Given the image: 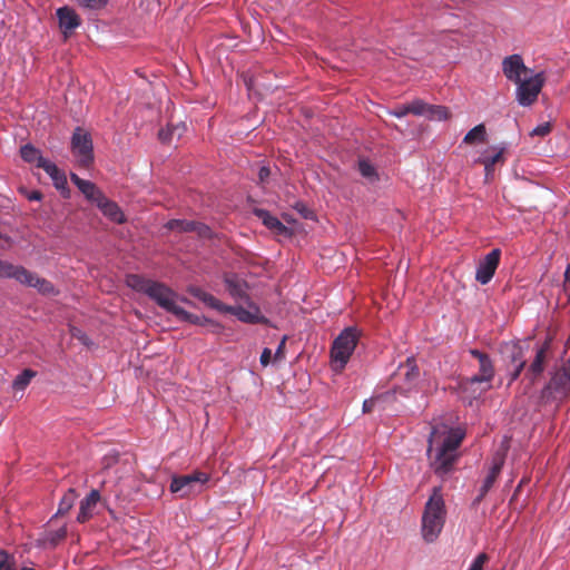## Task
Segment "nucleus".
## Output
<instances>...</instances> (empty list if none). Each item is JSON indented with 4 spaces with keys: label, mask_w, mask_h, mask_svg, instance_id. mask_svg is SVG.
<instances>
[{
    "label": "nucleus",
    "mask_w": 570,
    "mask_h": 570,
    "mask_svg": "<svg viewBox=\"0 0 570 570\" xmlns=\"http://www.w3.org/2000/svg\"><path fill=\"white\" fill-rule=\"evenodd\" d=\"M465 436L461 428L446 429L435 426L429 436L428 455L435 475L441 479L449 476L459 459V448Z\"/></svg>",
    "instance_id": "1"
},
{
    "label": "nucleus",
    "mask_w": 570,
    "mask_h": 570,
    "mask_svg": "<svg viewBox=\"0 0 570 570\" xmlns=\"http://www.w3.org/2000/svg\"><path fill=\"white\" fill-rule=\"evenodd\" d=\"M126 284L132 291L148 296L167 313L171 314L177 306L178 294L164 283L138 274H129L126 276Z\"/></svg>",
    "instance_id": "2"
},
{
    "label": "nucleus",
    "mask_w": 570,
    "mask_h": 570,
    "mask_svg": "<svg viewBox=\"0 0 570 570\" xmlns=\"http://www.w3.org/2000/svg\"><path fill=\"white\" fill-rule=\"evenodd\" d=\"M446 509L441 487H434L424 505L421 520V533L425 542H434L445 523Z\"/></svg>",
    "instance_id": "3"
},
{
    "label": "nucleus",
    "mask_w": 570,
    "mask_h": 570,
    "mask_svg": "<svg viewBox=\"0 0 570 570\" xmlns=\"http://www.w3.org/2000/svg\"><path fill=\"white\" fill-rule=\"evenodd\" d=\"M200 302L219 313L232 314L245 324H265L267 322L257 304H249V309H245L242 305H226L207 292L200 297Z\"/></svg>",
    "instance_id": "4"
},
{
    "label": "nucleus",
    "mask_w": 570,
    "mask_h": 570,
    "mask_svg": "<svg viewBox=\"0 0 570 570\" xmlns=\"http://www.w3.org/2000/svg\"><path fill=\"white\" fill-rule=\"evenodd\" d=\"M358 342L356 327H346L334 340L331 348V364L335 372L344 370Z\"/></svg>",
    "instance_id": "5"
},
{
    "label": "nucleus",
    "mask_w": 570,
    "mask_h": 570,
    "mask_svg": "<svg viewBox=\"0 0 570 570\" xmlns=\"http://www.w3.org/2000/svg\"><path fill=\"white\" fill-rule=\"evenodd\" d=\"M570 395V374L561 368L553 372L540 391L543 403L562 402Z\"/></svg>",
    "instance_id": "6"
},
{
    "label": "nucleus",
    "mask_w": 570,
    "mask_h": 570,
    "mask_svg": "<svg viewBox=\"0 0 570 570\" xmlns=\"http://www.w3.org/2000/svg\"><path fill=\"white\" fill-rule=\"evenodd\" d=\"M209 481V474L195 471L190 474L174 475L170 482V491L179 497H187L203 491L204 485Z\"/></svg>",
    "instance_id": "7"
},
{
    "label": "nucleus",
    "mask_w": 570,
    "mask_h": 570,
    "mask_svg": "<svg viewBox=\"0 0 570 570\" xmlns=\"http://www.w3.org/2000/svg\"><path fill=\"white\" fill-rule=\"evenodd\" d=\"M71 151L79 166L89 167L94 163V144L91 135L81 127H76L71 136Z\"/></svg>",
    "instance_id": "8"
},
{
    "label": "nucleus",
    "mask_w": 570,
    "mask_h": 570,
    "mask_svg": "<svg viewBox=\"0 0 570 570\" xmlns=\"http://www.w3.org/2000/svg\"><path fill=\"white\" fill-rule=\"evenodd\" d=\"M515 83V99L518 104L522 107H528L537 100L544 83V77L542 72H539L524 79L521 78Z\"/></svg>",
    "instance_id": "9"
},
{
    "label": "nucleus",
    "mask_w": 570,
    "mask_h": 570,
    "mask_svg": "<svg viewBox=\"0 0 570 570\" xmlns=\"http://www.w3.org/2000/svg\"><path fill=\"white\" fill-rule=\"evenodd\" d=\"M223 282L229 296L235 301H242L246 304L245 309H249V304H255L248 295V284L239 275L227 273L223 276Z\"/></svg>",
    "instance_id": "10"
},
{
    "label": "nucleus",
    "mask_w": 570,
    "mask_h": 570,
    "mask_svg": "<svg viewBox=\"0 0 570 570\" xmlns=\"http://www.w3.org/2000/svg\"><path fill=\"white\" fill-rule=\"evenodd\" d=\"M501 250L499 248L492 249L476 265L475 279L481 285H487L491 282L494 273L499 266Z\"/></svg>",
    "instance_id": "11"
},
{
    "label": "nucleus",
    "mask_w": 570,
    "mask_h": 570,
    "mask_svg": "<svg viewBox=\"0 0 570 570\" xmlns=\"http://www.w3.org/2000/svg\"><path fill=\"white\" fill-rule=\"evenodd\" d=\"M14 279L23 285L37 288L43 295L56 294V288L51 282L39 277L36 273L28 271L23 266H19Z\"/></svg>",
    "instance_id": "12"
},
{
    "label": "nucleus",
    "mask_w": 570,
    "mask_h": 570,
    "mask_svg": "<svg viewBox=\"0 0 570 570\" xmlns=\"http://www.w3.org/2000/svg\"><path fill=\"white\" fill-rule=\"evenodd\" d=\"M37 167L46 171V174L51 178L55 188L60 191L62 197H70L67 176L55 163L50 160L43 161V164H37Z\"/></svg>",
    "instance_id": "13"
},
{
    "label": "nucleus",
    "mask_w": 570,
    "mask_h": 570,
    "mask_svg": "<svg viewBox=\"0 0 570 570\" xmlns=\"http://www.w3.org/2000/svg\"><path fill=\"white\" fill-rule=\"evenodd\" d=\"M480 363V372L471 377H469L464 384V389L469 390L473 387L475 384H487L484 389H482L479 394L490 387L489 383L494 376V368L490 356H485L484 358L479 361Z\"/></svg>",
    "instance_id": "14"
},
{
    "label": "nucleus",
    "mask_w": 570,
    "mask_h": 570,
    "mask_svg": "<svg viewBox=\"0 0 570 570\" xmlns=\"http://www.w3.org/2000/svg\"><path fill=\"white\" fill-rule=\"evenodd\" d=\"M56 14L58 18L59 27L66 38L81 23V20L76 11L68 6L58 8Z\"/></svg>",
    "instance_id": "15"
},
{
    "label": "nucleus",
    "mask_w": 570,
    "mask_h": 570,
    "mask_svg": "<svg viewBox=\"0 0 570 570\" xmlns=\"http://www.w3.org/2000/svg\"><path fill=\"white\" fill-rule=\"evenodd\" d=\"M527 70L522 57L518 53L508 56L502 61V71L510 81H519Z\"/></svg>",
    "instance_id": "16"
},
{
    "label": "nucleus",
    "mask_w": 570,
    "mask_h": 570,
    "mask_svg": "<svg viewBox=\"0 0 570 570\" xmlns=\"http://www.w3.org/2000/svg\"><path fill=\"white\" fill-rule=\"evenodd\" d=\"M254 215L259 218L265 227L276 235L289 236L291 229L285 226L276 216L272 215L267 209L255 208Z\"/></svg>",
    "instance_id": "17"
},
{
    "label": "nucleus",
    "mask_w": 570,
    "mask_h": 570,
    "mask_svg": "<svg viewBox=\"0 0 570 570\" xmlns=\"http://www.w3.org/2000/svg\"><path fill=\"white\" fill-rule=\"evenodd\" d=\"M70 179L86 199L95 205L99 202L100 197L105 195L92 181L82 179L75 173L70 174Z\"/></svg>",
    "instance_id": "18"
},
{
    "label": "nucleus",
    "mask_w": 570,
    "mask_h": 570,
    "mask_svg": "<svg viewBox=\"0 0 570 570\" xmlns=\"http://www.w3.org/2000/svg\"><path fill=\"white\" fill-rule=\"evenodd\" d=\"M100 492L92 489L89 494L80 501L79 512L77 515V521L79 523L88 521L94 515V509L100 501Z\"/></svg>",
    "instance_id": "19"
},
{
    "label": "nucleus",
    "mask_w": 570,
    "mask_h": 570,
    "mask_svg": "<svg viewBox=\"0 0 570 570\" xmlns=\"http://www.w3.org/2000/svg\"><path fill=\"white\" fill-rule=\"evenodd\" d=\"M548 344L537 348L535 356L525 373L527 377L533 383L544 371V361L547 357Z\"/></svg>",
    "instance_id": "20"
},
{
    "label": "nucleus",
    "mask_w": 570,
    "mask_h": 570,
    "mask_svg": "<svg viewBox=\"0 0 570 570\" xmlns=\"http://www.w3.org/2000/svg\"><path fill=\"white\" fill-rule=\"evenodd\" d=\"M96 206L101 210V213L108 217L110 220L121 224L125 222V215L120 207L112 200L108 199L105 195L100 197L99 202Z\"/></svg>",
    "instance_id": "21"
},
{
    "label": "nucleus",
    "mask_w": 570,
    "mask_h": 570,
    "mask_svg": "<svg viewBox=\"0 0 570 570\" xmlns=\"http://www.w3.org/2000/svg\"><path fill=\"white\" fill-rule=\"evenodd\" d=\"M399 370L404 376L409 390L416 385L420 379V370L413 356H409L404 364H400Z\"/></svg>",
    "instance_id": "22"
},
{
    "label": "nucleus",
    "mask_w": 570,
    "mask_h": 570,
    "mask_svg": "<svg viewBox=\"0 0 570 570\" xmlns=\"http://www.w3.org/2000/svg\"><path fill=\"white\" fill-rule=\"evenodd\" d=\"M20 156L23 161L28 164H43V161H48L49 159L45 158L41 154V150L35 147L32 144H26L20 148Z\"/></svg>",
    "instance_id": "23"
},
{
    "label": "nucleus",
    "mask_w": 570,
    "mask_h": 570,
    "mask_svg": "<svg viewBox=\"0 0 570 570\" xmlns=\"http://www.w3.org/2000/svg\"><path fill=\"white\" fill-rule=\"evenodd\" d=\"M177 320L181 322H188L194 325H205L210 321L205 316H199L193 313L187 312L185 308L179 305L176 306L174 312L171 313Z\"/></svg>",
    "instance_id": "24"
},
{
    "label": "nucleus",
    "mask_w": 570,
    "mask_h": 570,
    "mask_svg": "<svg viewBox=\"0 0 570 570\" xmlns=\"http://www.w3.org/2000/svg\"><path fill=\"white\" fill-rule=\"evenodd\" d=\"M504 151V147H490L488 150L482 153L479 158V161L487 167H494V165L501 160Z\"/></svg>",
    "instance_id": "25"
},
{
    "label": "nucleus",
    "mask_w": 570,
    "mask_h": 570,
    "mask_svg": "<svg viewBox=\"0 0 570 570\" xmlns=\"http://www.w3.org/2000/svg\"><path fill=\"white\" fill-rule=\"evenodd\" d=\"M485 140H487V130H485V126L483 124H479L475 127H473L472 129H470L463 138V142L469 144V145L481 144V142H484Z\"/></svg>",
    "instance_id": "26"
},
{
    "label": "nucleus",
    "mask_w": 570,
    "mask_h": 570,
    "mask_svg": "<svg viewBox=\"0 0 570 570\" xmlns=\"http://www.w3.org/2000/svg\"><path fill=\"white\" fill-rule=\"evenodd\" d=\"M76 499H77V493H76L75 489L69 488L67 490V492L60 499L59 504H58V510H57L55 517L65 515L67 512H69L71 510V508L73 507Z\"/></svg>",
    "instance_id": "27"
},
{
    "label": "nucleus",
    "mask_w": 570,
    "mask_h": 570,
    "mask_svg": "<svg viewBox=\"0 0 570 570\" xmlns=\"http://www.w3.org/2000/svg\"><path fill=\"white\" fill-rule=\"evenodd\" d=\"M357 169L361 176L367 179L370 183H375L379 180L377 170L368 159H360L357 163Z\"/></svg>",
    "instance_id": "28"
},
{
    "label": "nucleus",
    "mask_w": 570,
    "mask_h": 570,
    "mask_svg": "<svg viewBox=\"0 0 570 570\" xmlns=\"http://www.w3.org/2000/svg\"><path fill=\"white\" fill-rule=\"evenodd\" d=\"M503 466V459H497L494 460L492 466L490 468L488 475L482 482L483 490L490 491V489L493 487L499 473L501 472V469Z\"/></svg>",
    "instance_id": "29"
},
{
    "label": "nucleus",
    "mask_w": 570,
    "mask_h": 570,
    "mask_svg": "<svg viewBox=\"0 0 570 570\" xmlns=\"http://www.w3.org/2000/svg\"><path fill=\"white\" fill-rule=\"evenodd\" d=\"M194 222L195 220L187 219H170L165 224V227L179 233H191L194 232Z\"/></svg>",
    "instance_id": "30"
},
{
    "label": "nucleus",
    "mask_w": 570,
    "mask_h": 570,
    "mask_svg": "<svg viewBox=\"0 0 570 570\" xmlns=\"http://www.w3.org/2000/svg\"><path fill=\"white\" fill-rule=\"evenodd\" d=\"M508 357L515 365L525 362L523 347L519 343L507 344Z\"/></svg>",
    "instance_id": "31"
},
{
    "label": "nucleus",
    "mask_w": 570,
    "mask_h": 570,
    "mask_svg": "<svg viewBox=\"0 0 570 570\" xmlns=\"http://www.w3.org/2000/svg\"><path fill=\"white\" fill-rule=\"evenodd\" d=\"M410 114L415 116H426L430 109V105L421 99H415L407 104Z\"/></svg>",
    "instance_id": "32"
},
{
    "label": "nucleus",
    "mask_w": 570,
    "mask_h": 570,
    "mask_svg": "<svg viewBox=\"0 0 570 570\" xmlns=\"http://www.w3.org/2000/svg\"><path fill=\"white\" fill-rule=\"evenodd\" d=\"M426 117L431 120H439V121H442V120H446L448 117H449V111L445 107L443 106H434V105H430V109L428 111V115Z\"/></svg>",
    "instance_id": "33"
},
{
    "label": "nucleus",
    "mask_w": 570,
    "mask_h": 570,
    "mask_svg": "<svg viewBox=\"0 0 570 570\" xmlns=\"http://www.w3.org/2000/svg\"><path fill=\"white\" fill-rule=\"evenodd\" d=\"M35 375L36 373L32 370H24L14 379L13 385L18 389H24Z\"/></svg>",
    "instance_id": "34"
},
{
    "label": "nucleus",
    "mask_w": 570,
    "mask_h": 570,
    "mask_svg": "<svg viewBox=\"0 0 570 570\" xmlns=\"http://www.w3.org/2000/svg\"><path fill=\"white\" fill-rule=\"evenodd\" d=\"M19 266H14L10 263L0 259V277L13 278L16 277Z\"/></svg>",
    "instance_id": "35"
},
{
    "label": "nucleus",
    "mask_w": 570,
    "mask_h": 570,
    "mask_svg": "<svg viewBox=\"0 0 570 570\" xmlns=\"http://www.w3.org/2000/svg\"><path fill=\"white\" fill-rule=\"evenodd\" d=\"M202 238H212L213 237V230L209 226H207L204 223L194 222V232Z\"/></svg>",
    "instance_id": "36"
},
{
    "label": "nucleus",
    "mask_w": 570,
    "mask_h": 570,
    "mask_svg": "<svg viewBox=\"0 0 570 570\" xmlns=\"http://www.w3.org/2000/svg\"><path fill=\"white\" fill-rule=\"evenodd\" d=\"M108 0H78V3L82 8H87L90 10H99L107 4Z\"/></svg>",
    "instance_id": "37"
},
{
    "label": "nucleus",
    "mask_w": 570,
    "mask_h": 570,
    "mask_svg": "<svg viewBox=\"0 0 570 570\" xmlns=\"http://www.w3.org/2000/svg\"><path fill=\"white\" fill-rule=\"evenodd\" d=\"M295 210L305 219H314L315 214L304 203L297 202L294 206Z\"/></svg>",
    "instance_id": "38"
},
{
    "label": "nucleus",
    "mask_w": 570,
    "mask_h": 570,
    "mask_svg": "<svg viewBox=\"0 0 570 570\" xmlns=\"http://www.w3.org/2000/svg\"><path fill=\"white\" fill-rule=\"evenodd\" d=\"M551 131V126L549 122L539 124L531 130V136L544 137Z\"/></svg>",
    "instance_id": "39"
},
{
    "label": "nucleus",
    "mask_w": 570,
    "mask_h": 570,
    "mask_svg": "<svg viewBox=\"0 0 570 570\" xmlns=\"http://www.w3.org/2000/svg\"><path fill=\"white\" fill-rule=\"evenodd\" d=\"M488 557L485 553H480L478 554L473 561L471 562L470 567L468 568V570H483V566L487 561Z\"/></svg>",
    "instance_id": "40"
},
{
    "label": "nucleus",
    "mask_w": 570,
    "mask_h": 570,
    "mask_svg": "<svg viewBox=\"0 0 570 570\" xmlns=\"http://www.w3.org/2000/svg\"><path fill=\"white\" fill-rule=\"evenodd\" d=\"M71 332V335L73 337H76L77 340H79L83 345H87L89 346L91 344V340L88 337V335L86 333H83L81 330L77 328V327H72L70 330Z\"/></svg>",
    "instance_id": "41"
},
{
    "label": "nucleus",
    "mask_w": 570,
    "mask_h": 570,
    "mask_svg": "<svg viewBox=\"0 0 570 570\" xmlns=\"http://www.w3.org/2000/svg\"><path fill=\"white\" fill-rule=\"evenodd\" d=\"M66 535H67V528L61 527L60 529L49 533L50 542L52 544H56L58 541L65 539Z\"/></svg>",
    "instance_id": "42"
},
{
    "label": "nucleus",
    "mask_w": 570,
    "mask_h": 570,
    "mask_svg": "<svg viewBox=\"0 0 570 570\" xmlns=\"http://www.w3.org/2000/svg\"><path fill=\"white\" fill-rule=\"evenodd\" d=\"M158 137L163 142H170L174 138L171 127L167 126L166 128H163L158 132Z\"/></svg>",
    "instance_id": "43"
},
{
    "label": "nucleus",
    "mask_w": 570,
    "mask_h": 570,
    "mask_svg": "<svg viewBox=\"0 0 570 570\" xmlns=\"http://www.w3.org/2000/svg\"><path fill=\"white\" fill-rule=\"evenodd\" d=\"M389 114L391 116H394L396 118H403L405 117L407 114H410L409 111V107L407 105H402V106H399L392 110H389Z\"/></svg>",
    "instance_id": "44"
},
{
    "label": "nucleus",
    "mask_w": 570,
    "mask_h": 570,
    "mask_svg": "<svg viewBox=\"0 0 570 570\" xmlns=\"http://www.w3.org/2000/svg\"><path fill=\"white\" fill-rule=\"evenodd\" d=\"M187 292L195 298L199 299L200 301V297L205 294L206 291H204L203 288H200L199 286H196V285H189L187 287Z\"/></svg>",
    "instance_id": "45"
},
{
    "label": "nucleus",
    "mask_w": 570,
    "mask_h": 570,
    "mask_svg": "<svg viewBox=\"0 0 570 570\" xmlns=\"http://www.w3.org/2000/svg\"><path fill=\"white\" fill-rule=\"evenodd\" d=\"M272 351L265 347L261 354L259 362L263 366H267L271 363Z\"/></svg>",
    "instance_id": "46"
},
{
    "label": "nucleus",
    "mask_w": 570,
    "mask_h": 570,
    "mask_svg": "<svg viewBox=\"0 0 570 570\" xmlns=\"http://www.w3.org/2000/svg\"><path fill=\"white\" fill-rule=\"evenodd\" d=\"M524 366H525V362H520V363L514 365V370L511 373V381H515L520 376V374L523 371Z\"/></svg>",
    "instance_id": "47"
},
{
    "label": "nucleus",
    "mask_w": 570,
    "mask_h": 570,
    "mask_svg": "<svg viewBox=\"0 0 570 570\" xmlns=\"http://www.w3.org/2000/svg\"><path fill=\"white\" fill-rule=\"evenodd\" d=\"M271 170L267 166H262L258 170V178L261 183H264L269 177Z\"/></svg>",
    "instance_id": "48"
},
{
    "label": "nucleus",
    "mask_w": 570,
    "mask_h": 570,
    "mask_svg": "<svg viewBox=\"0 0 570 570\" xmlns=\"http://www.w3.org/2000/svg\"><path fill=\"white\" fill-rule=\"evenodd\" d=\"M170 127H171V131H173L174 137L176 136L177 139H179L183 136V132L185 131V126L178 124L176 126H170Z\"/></svg>",
    "instance_id": "49"
},
{
    "label": "nucleus",
    "mask_w": 570,
    "mask_h": 570,
    "mask_svg": "<svg viewBox=\"0 0 570 570\" xmlns=\"http://www.w3.org/2000/svg\"><path fill=\"white\" fill-rule=\"evenodd\" d=\"M375 402L376 401L374 399L365 400L363 402V412L364 413H370L373 410Z\"/></svg>",
    "instance_id": "50"
},
{
    "label": "nucleus",
    "mask_w": 570,
    "mask_h": 570,
    "mask_svg": "<svg viewBox=\"0 0 570 570\" xmlns=\"http://www.w3.org/2000/svg\"><path fill=\"white\" fill-rule=\"evenodd\" d=\"M287 337L284 336L281 341V343L278 344L276 351H275V358H282L283 357V350H284V346H285V342H286Z\"/></svg>",
    "instance_id": "51"
},
{
    "label": "nucleus",
    "mask_w": 570,
    "mask_h": 570,
    "mask_svg": "<svg viewBox=\"0 0 570 570\" xmlns=\"http://www.w3.org/2000/svg\"><path fill=\"white\" fill-rule=\"evenodd\" d=\"M470 354L473 357H475L478 361H480V360L484 358L485 356H488V354H485V353H483V352H481L479 350H475V348L470 350Z\"/></svg>",
    "instance_id": "52"
},
{
    "label": "nucleus",
    "mask_w": 570,
    "mask_h": 570,
    "mask_svg": "<svg viewBox=\"0 0 570 570\" xmlns=\"http://www.w3.org/2000/svg\"><path fill=\"white\" fill-rule=\"evenodd\" d=\"M8 562V553L3 550H0V570L4 568Z\"/></svg>",
    "instance_id": "53"
},
{
    "label": "nucleus",
    "mask_w": 570,
    "mask_h": 570,
    "mask_svg": "<svg viewBox=\"0 0 570 570\" xmlns=\"http://www.w3.org/2000/svg\"><path fill=\"white\" fill-rule=\"evenodd\" d=\"M42 197L41 193L38 191V190H33L30 193V195L28 196V199L29 200H40Z\"/></svg>",
    "instance_id": "54"
},
{
    "label": "nucleus",
    "mask_w": 570,
    "mask_h": 570,
    "mask_svg": "<svg viewBox=\"0 0 570 570\" xmlns=\"http://www.w3.org/2000/svg\"><path fill=\"white\" fill-rule=\"evenodd\" d=\"M178 301H179V302H181V303L187 304L188 306H191V307H194V306H195L194 302H191V301H190V299H188L187 297L178 296L177 302H178Z\"/></svg>",
    "instance_id": "55"
},
{
    "label": "nucleus",
    "mask_w": 570,
    "mask_h": 570,
    "mask_svg": "<svg viewBox=\"0 0 570 570\" xmlns=\"http://www.w3.org/2000/svg\"><path fill=\"white\" fill-rule=\"evenodd\" d=\"M484 170H485V177L489 178L490 176L493 175L494 168L484 166Z\"/></svg>",
    "instance_id": "56"
},
{
    "label": "nucleus",
    "mask_w": 570,
    "mask_h": 570,
    "mask_svg": "<svg viewBox=\"0 0 570 570\" xmlns=\"http://www.w3.org/2000/svg\"><path fill=\"white\" fill-rule=\"evenodd\" d=\"M562 371H566L568 374H570V355H569V358L567 361V364L563 365L562 367H560Z\"/></svg>",
    "instance_id": "57"
},
{
    "label": "nucleus",
    "mask_w": 570,
    "mask_h": 570,
    "mask_svg": "<svg viewBox=\"0 0 570 570\" xmlns=\"http://www.w3.org/2000/svg\"><path fill=\"white\" fill-rule=\"evenodd\" d=\"M488 492H489V491H484V490H483V485H481V488H480V490H479V494H478V495H480L481 498H484V497L487 495V493H488Z\"/></svg>",
    "instance_id": "58"
},
{
    "label": "nucleus",
    "mask_w": 570,
    "mask_h": 570,
    "mask_svg": "<svg viewBox=\"0 0 570 570\" xmlns=\"http://www.w3.org/2000/svg\"><path fill=\"white\" fill-rule=\"evenodd\" d=\"M482 500H483V498H481L480 495H478V497L473 500V505H478Z\"/></svg>",
    "instance_id": "59"
},
{
    "label": "nucleus",
    "mask_w": 570,
    "mask_h": 570,
    "mask_svg": "<svg viewBox=\"0 0 570 570\" xmlns=\"http://www.w3.org/2000/svg\"><path fill=\"white\" fill-rule=\"evenodd\" d=\"M21 570H35L33 568H29V567H23L21 568Z\"/></svg>",
    "instance_id": "60"
},
{
    "label": "nucleus",
    "mask_w": 570,
    "mask_h": 570,
    "mask_svg": "<svg viewBox=\"0 0 570 570\" xmlns=\"http://www.w3.org/2000/svg\"><path fill=\"white\" fill-rule=\"evenodd\" d=\"M245 83L247 86L248 89H250V83L245 79Z\"/></svg>",
    "instance_id": "61"
},
{
    "label": "nucleus",
    "mask_w": 570,
    "mask_h": 570,
    "mask_svg": "<svg viewBox=\"0 0 570 570\" xmlns=\"http://www.w3.org/2000/svg\"><path fill=\"white\" fill-rule=\"evenodd\" d=\"M2 570H12L10 567L3 568Z\"/></svg>",
    "instance_id": "62"
}]
</instances>
